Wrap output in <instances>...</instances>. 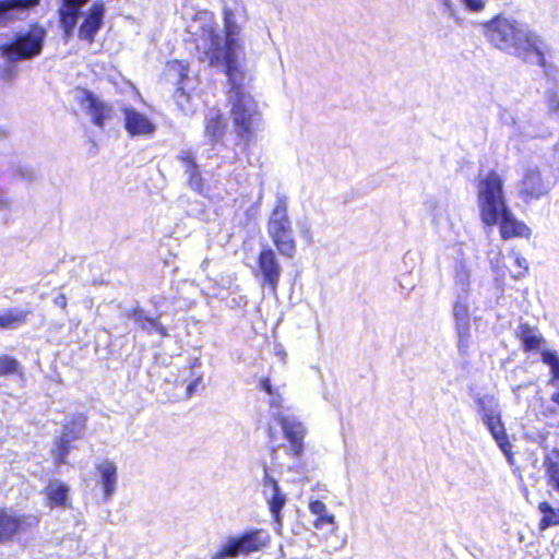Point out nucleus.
<instances>
[{
  "instance_id": "nucleus-43",
  "label": "nucleus",
  "mask_w": 559,
  "mask_h": 559,
  "mask_svg": "<svg viewBox=\"0 0 559 559\" xmlns=\"http://www.w3.org/2000/svg\"><path fill=\"white\" fill-rule=\"evenodd\" d=\"M514 262H515L516 266L521 269V271L519 272V274L514 275L513 277L514 278L523 277L528 269L527 260L525 258L521 257L520 254H515Z\"/></svg>"
},
{
  "instance_id": "nucleus-37",
  "label": "nucleus",
  "mask_w": 559,
  "mask_h": 559,
  "mask_svg": "<svg viewBox=\"0 0 559 559\" xmlns=\"http://www.w3.org/2000/svg\"><path fill=\"white\" fill-rule=\"evenodd\" d=\"M438 2L444 15L454 21H460L459 10L454 0H438Z\"/></svg>"
},
{
  "instance_id": "nucleus-9",
  "label": "nucleus",
  "mask_w": 559,
  "mask_h": 559,
  "mask_svg": "<svg viewBox=\"0 0 559 559\" xmlns=\"http://www.w3.org/2000/svg\"><path fill=\"white\" fill-rule=\"evenodd\" d=\"M282 271L283 270L275 251L270 247H264L259 253L258 269L255 273L261 287L263 289L267 288L271 294L276 295Z\"/></svg>"
},
{
  "instance_id": "nucleus-38",
  "label": "nucleus",
  "mask_w": 559,
  "mask_h": 559,
  "mask_svg": "<svg viewBox=\"0 0 559 559\" xmlns=\"http://www.w3.org/2000/svg\"><path fill=\"white\" fill-rule=\"evenodd\" d=\"M545 99L549 112L559 115V91H548Z\"/></svg>"
},
{
  "instance_id": "nucleus-49",
  "label": "nucleus",
  "mask_w": 559,
  "mask_h": 559,
  "mask_svg": "<svg viewBox=\"0 0 559 559\" xmlns=\"http://www.w3.org/2000/svg\"><path fill=\"white\" fill-rule=\"evenodd\" d=\"M8 205H9V202L5 198V195L0 191V210L8 207Z\"/></svg>"
},
{
  "instance_id": "nucleus-18",
  "label": "nucleus",
  "mask_w": 559,
  "mask_h": 559,
  "mask_svg": "<svg viewBox=\"0 0 559 559\" xmlns=\"http://www.w3.org/2000/svg\"><path fill=\"white\" fill-rule=\"evenodd\" d=\"M69 487L61 480H51L45 489L47 504L50 508H68L70 506Z\"/></svg>"
},
{
  "instance_id": "nucleus-6",
  "label": "nucleus",
  "mask_w": 559,
  "mask_h": 559,
  "mask_svg": "<svg viewBox=\"0 0 559 559\" xmlns=\"http://www.w3.org/2000/svg\"><path fill=\"white\" fill-rule=\"evenodd\" d=\"M476 405L481 423L487 427L499 449L510 460L512 447L502 423L501 408L498 399L493 395L479 396L476 399Z\"/></svg>"
},
{
  "instance_id": "nucleus-36",
  "label": "nucleus",
  "mask_w": 559,
  "mask_h": 559,
  "mask_svg": "<svg viewBox=\"0 0 559 559\" xmlns=\"http://www.w3.org/2000/svg\"><path fill=\"white\" fill-rule=\"evenodd\" d=\"M19 369V362L8 356H0V377L15 373Z\"/></svg>"
},
{
  "instance_id": "nucleus-19",
  "label": "nucleus",
  "mask_w": 559,
  "mask_h": 559,
  "mask_svg": "<svg viewBox=\"0 0 559 559\" xmlns=\"http://www.w3.org/2000/svg\"><path fill=\"white\" fill-rule=\"evenodd\" d=\"M103 15H104V7L103 4L95 3L88 15L86 16L85 21L80 27L79 36L82 39H85L87 41H93L95 34L99 29L102 22H103Z\"/></svg>"
},
{
  "instance_id": "nucleus-20",
  "label": "nucleus",
  "mask_w": 559,
  "mask_h": 559,
  "mask_svg": "<svg viewBox=\"0 0 559 559\" xmlns=\"http://www.w3.org/2000/svg\"><path fill=\"white\" fill-rule=\"evenodd\" d=\"M87 1L88 0H63V7L60 10V19L66 35L70 36L73 32L79 10Z\"/></svg>"
},
{
  "instance_id": "nucleus-7",
  "label": "nucleus",
  "mask_w": 559,
  "mask_h": 559,
  "mask_svg": "<svg viewBox=\"0 0 559 559\" xmlns=\"http://www.w3.org/2000/svg\"><path fill=\"white\" fill-rule=\"evenodd\" d=\"M269 542V535L262 530L248 531L239 536L227 537L211 556V559H234L261 550Z\"/></svg>"
},
{
  "instance_id": "nucleus-34",
  "label": "nucleus",
  "mask_w": 559,
  "mask_h": 559,
  "mask_svg": "<svg viewBox=\"0 0 559 559\" xmlns=\"http://www.w3.org/2000/svg\"><path fill=\"white\" fill-rule=\"evenodd\" d=\"M314 527L319 531H326L333 534L336 530L335 520L332 514H326L323 516L317 518L313 523Z\"/></svg>"
},
{
  "instance_id": "nucleus-17",
  "label": "nucleus",
  "mask_w": 559,
  "mask_h": 559,
  "mask_svg": "<svg viewBox=\"0 0 559 559\" xmlns=\"http://www.w3.org/2000/svg\"><path fill=\"white\" fill-rule=\"evenodd\" d=\"M96 469L99 474V484L103 486L104 497L110 499L117 489L118 468L117 465L108 460L97 464Z\"/></svg>"
},
{
  "instance_id": "nucleus-16",
  "label": "nucleus",
  "mask_w": 559,
  "mask_h": 559,
  "mask_svg": "<svg viewBox=\"0 0 559 559\" xmlns=\"http://www.w3.org/2000/svg\"><path fill=\"white\" fill-rule=\"evenodd\" d=\"M124 127L131 136H150L155 131L148 117L133 108L124 109Z\"/></svg>"
},
{
  "instance_id": "nucleus-10",
  "label": "nucleus",
  "mask_w": 559,
  "mask_h": 559,
  "mask_svg": "<svg viewBox=\"0 0 559 559\" xmlns=\"http://www.w3.org/2000/svg\"><path fill=\"white\" fill-rule=\"evenodd\" d=\"M75 100L97 128L103 129L106 122L110 121L114 117L112 107L88 90L78 88L75 91Z\"/></svg>"
},
{
  "instance_id": "nucleus-14",
  "label": "nucleus",
  "mask_w": 559,
  "mask_h": 559,
  "mask_svg": "<svg viewBox=\"0 0 559 559\" xmlns=\"http://www.w3.org/2000/svg\"><path fill=\"white\" fill-rule=\"evenodd\" d=\"M467 296L457 294L452 309L457 335V348L463 353L467 350L471 343V314Z\"/></svg>"
},
{
  "instance_id": "nucleus-44",
  "label": "nucleus",
  "mask_w": 559,
  "mask_h": 559,
  "mask_svg": "<svg viewBox=\"0 0 559 559\" xmlns=\"http://www.w3.org/2000/svg\"><path fill=\"white\" fill-rule=\"evenodd\" d=\"M299 233L308 243L312 241L310 225L307 222H305L304 224H299Z\"/></svg>"
},
{
  "instance_id": "nucleus-13",
  "label": "nucleus",
  "mask_w": 559,
  "mask_h": 559,
  "mask_svg": "<svg viewBox=\"0 0 559 559\" xmlns=\"http://www.w3.org/2000/svg\"><path fill=\"white\" fill-rule=\"evenodd\" d=\"M551 186L536 165H528L520 181L519 193L526 201L538 200L551 190Z\"/></svg>"
},
{
  "instance_id": "nucleus-24",
  "label": "nucleus",
  "mask_w": 559,
  "mask_h": 559,
  "mask_svg": "<svg viewBox=\"0 0 559 559\" xmlns=\"http://www.w3.org/2000/svg\"><path fill=\"white\" fill-rule=\"evenodd\" d=\"M81 433L82 426L75 427V430L73 431H66L61 435V437L56 442L55 449L52 451L57 464L66 462V455L68 453L70 442L72 440L80 438Z\"/></svg>"
},
{
  "instance_id": "nucleus-3",
  "label": "nucleus",
  "mask_w": 559,
  "mask_h": 559,
  "mask_svg": "<svg viewBox=\"0 0 559 559\" xmlns=\"http://www.w3.org/2000/svg\"><path fill=\"white\" fill-rule=\"evenodd\" d=\"M503 186V179L493 170L479 178L477 206L480 221L488 228L499 225L500 236L503 240L527 239L531 237L532 230L524 222L519 221L509 207Z\"/></svg>"
},
{
  "instance_id": "nucleus-29",
  "label": "nucleus",
  "mask_w": 559,
  "mask_h": 559,
  "mask_svg": "<svg viewBox=\"0 0 559 559\" xmlns=\"http://www.w3.org/2000/svg\"><path fill=\"white\" fill-rule=\"evenodd\" d=\"M264 497L270 507V511L277 523H280V513L286 503V497L280 488L274 490H263Z\"/></svg>"
},
{
  "instance_id": "nucleus-47",
  "label": "nucleus",
  "mask_w": 559,
  "mask_h": 559,
  "mask_svg": "<svg viewBox=\"0 0 559 559\" xmlns=\"http://www.w3.org/2000/svg\"><path fill=\"white\" fill-rule=\"evenodd\" d=\"M53 302L57 307H59L63 310L67 308V304H68L67 297L64 294H59L57 297H55Z\"/></svg>"
},
{
  "instance_id": "nucleus-22",
  "label": "nucleus",
  "mask_w": 559,
  "mask_h": 559,
  "mask_svg": "<svg viewBox=\"0 0 559 559\" xmlns=\"http://www.w3.org/2000/svg\"><path fill=\"white\" fill-rule=\"evenodd\" d=\"M516 335L521 340L524 349L527 352L538 349L544 342L538 329L536 326H531L527 323L519 325Z\"/></svg>"
},
{
  "instance_id": "nucleus-15",
  "label": "nucleus",
  "mask_w": 559,
  "mask_h": 559,
  "mask_svg": "<svg viewBox=\"0 0 559 559\" xmlns=\"http://www.w3.org/2000/svg\"><path fill=\"white\" fill-rule=\"evenodd\" d=\"M168 71L170 73L175 72L179 78V86L177 87L176 93L174 95L176 105L186 115L193 114L195 108L192 102V97L186 91L189 82L188 67L180 61H173L168 63Z\"/></svg>"
},
{
  "instance_id": "nucleus-33",
  "label": "nucleus",
  "mask_w": 559,
  "mask_h": 559,
  "mask_svg": "<svg viewBox=\"0 0 559 559\" xmlns=\"http://www.w3.org/2000/svg\"><path fill=\"white\" fill-rule=\"evenodd\" d=\"M259 388L261 390H263L269 396V404L272 406V407H280L281 406V403H282V397H281V394L278 392V389L274 388L272 384H271V381L269 378H262L260 379L259 381Z\"/></svg>"
},
{
  "instance_id": "nucleus-12",
  "label": "nucleus",
  "mask_w": 559,
  "mask_h": 559,
  "mask_svg": "<svg viewBox=\"0 0 559 559\" xmlns=\"http://www.w3.org/2000/svg\"><path fill=\"white\" fill-rule=\"evenodd\" d=\"M38 518L27 514H17L9 509H0V543H8L16 534L25 533L38 524Z\"/></svg>"
},
{
  "instance_id": "nucleus-8",
  "label": "nucleus",
  "mask_w": 559,
  "mask_h": 559,
  "mask_svg": "<svg viewBox=\"0 0 559 559\" xmlns=\"http://www.w3.org/2000/svg\"><path fill=\"white\" fill-rule=\"evenodd\" d=\"M45 31L34 27L27 34L19 36L14 43L4 48V55L10 62L21 59H31L40 53Z\"/></svg>"
},
{
  "instance_id": "nucleus-28",
  "label": "nucleus",
  "mask_w": 559,
  "mask_h": 559,
  "mask_svg": "<svg viewBox=\"0 0 559 559\" xmlns=\"http://www.w3.org/2000/svg\"><path fill=\"white\" fill-rule=\"evenodd\" d=\"M547 484L559 492V451L549 453L544 462Z\"/></svg>"
},
{
  "instance_id": "nucleus-26",
  "label": "nucleus",
  "mask_w": 559,
  "mask_h": 559,
  "mask_svg": "<svg viewBox=\"0 0 559 559\" xmlns=\"http://www.w3.org/2000/svg\"><path fill=\"white\" fill-rule=\"evenodd\" d=\"M453 281L459 289L457 294L468 295L471 288V269L463 260L459 261L454 266Z\"/></svg>"
},
{
  "instance_id": "nucleus-31",
  "label": "nucleus",
  "mask_w": 559,
  "mask_h": 559,
  "mask_svg": "<svg viewBox=\"0 0 559 559\" xmlns=\"http://www.w3.org/2000/svg\"><path fill=\"white\" fill-rule=\"evenodd\" d=\"M425 210L431 217L432 222L439 224L442 218L447 215V209L444 204L437 198L430 197L426 199Z\"/></svg>"
},
{
  "instance_id": "nucleus-32",
  "label": "nucleus",
  "mask_w": 559,
  "mask_h": 559,
  "mask_svg": "<svg viewBox=\"0 0 559 559\" xmlns=\"http://www.w3.org/2000/svg\"><path fill=\"white\" fill-rule=\"evenodd\" d=\"M538 509L543 513L542 528L559 524V509H554L548 502H540Z\"/></svg>"
},
{
  "instance_id": "nucleus-30",
  "label": "nucleus",
  "mask_w": 559,
  "mask_h": 559,
  "mask_svg": "<svg viewBox=\"0 0 559 559\" xmlns=\"http://www.w3.org/2000/svg\"><path fill=\"white\" fill-rule=\"evenodd\" d=\"M38 0H2L0 1V26L8 20V13L16 8H29L35 5Z\"/></svg>"
},
{
  "instance_id": "nucleus-50",
  "label": "nucleus",
  "mask_w": 559,
  "mask_h": 559,
  "mask_svg": "<svg viewBox=\"0 0 559 559\" xmlns=\"http://www.w3.org/2000/svg\"><path fill=\"white\" fill-rule=\"evenodd\" d=\"M551 401L559 405V392L551 395Z\"/></svg>"
},
{
  "instance_id": "nucleus-40",
  "label": "nucleus",
  "mask_w": 559,
  "mask_h": 559,
  "mask_svg": "<svg viewBox=\"0 0 559 559\" xmlns=\"http://www.w3.org/2000/svg\"><path fill=\"white\" fill-rule=\"evenodd\" d=\"M309 510L312 514L317 515V518L329 514L326 511V506L319 500L310 501Z\"/></svg>"
},
{
  "instance_id": "nucleus-4",
  "label": "nucleus",
  "mask_w": 559,
  "mask_h": 559,
  "mask_svg": "<svg viewBox=\"0 0 559 559\" xmlns=\"http://www.w3.org/2000/svg\"><path fill=\"white\" fill-rule=\"evenodd\" d=\"M225 73L230 85L227 93V102L230 107L229 116L238 136L248 143L259 127L262 115L258 102L243 85L245 73L242 68H236L235 71L226 69Z\"/></svg>"
},
{
  "instance_id": "nucleus-11",
  "label": "nucleus",
  "mask_w": 559,
  "mask_h": 559,
  "mask_svg": "<svg viewBox=\"0 0 559 559\" xmlns=\"http://www.w3.org/2000/svg\"><path fill=\"white\" fill-rule=\"evenodd\" d=\"M276 420L282 427L287 441L285 451L294 459H300L305 451L304 439L307 435L305 425L294 416L278 414Z\"/></svg>"
},
{
  "instance_id": "nucleus-42",
  "label": "nucleus",
  "mask_w": 559,
  "mask_h": 559,
  "mask_svg": "<svg viewBox=\"0 0 559 559\" xmlns=\"http://www.w3.org/2000/svg\"><path fill=\"white\" fill-rule=\"evenodd\" d=\"M280 488L276 479L274 477H272L269 472H267V467L265 466L264 467V478H263V490H274V489H277Z\"/></svg>"
},
{
  "instance_id": "nucleus-39",
  "label": "nucleus",
  "mask_w": 559,
  "mask_h": 559,
  "mask_svg": "<svg viewBox=\"0 0 559 559\" xmlns=\"http://www.w3.org/2000/svg\"><path fill=\"white\" fill-rule=\"evenodd\" d=\"M546 162L554 171L559 174V142L552 146L549 156L546 157Z\"/></svg>"
},
{
  "instance_id": "nucleus-51",
  "label": "nucleus",
  "mask_w": 559,
  "mask_h": 559,
  "mask_svg": "<svg viewBox=\"0 0 559 559\" xmlns=\"http://www.w3.org/2000/svg\"><path fill=\"white\" fill-rule=\"evenodd\" d=\"M520 389V386L513 388V392H516Z\"/></svg>"
},
{
  "instance_id": "nucleus-2",
  "label": "nucleus",
  "mask_w": 559,
  "mask_h": 559,
  "mask_svg": "<svg viewBox=\"0 0 559 559\" xmlns=\"http://www.w3.org/2000/svg\"><path fill=\"white\" fill-rule=\"evenodd\" d=\"M483 35L493 48L545 67L546 43L528 25L509 14H498L483 24Z\"/></svg>"
},
{
  "instance_id": "nucleus-35",
  "label": "nucleus",
  "mask_w": 559,
  "mask_h": 559,
  "mask_svg": "<svg viewBox=\"0 0 559 559\" xmlns=\"http://www.w3.org/2000/svg\"><path fill=\"white\" fill-rule=\"evenodd\" d=\"M542 358L543 361L550 367L554 377L559 379V356L557 353L552 350H545L542 354Z\"/></svg>"
},
{
  "instance_id": "nucleus-1",
  "label": "nucleus",
  "mask_w": 559,
  "mask_h": 559,
  "mask_svg": "<svg viewBox=\"0 0 559 559\" xmlns=\"http://www.w3.org/2000/svg\"><path fill=\"white\" fill-rule=\"evenodd\" d=\"M246 19V9L237 4L236 8H223L225 41L215 29L214 16L209 11H200L188 25V32L194 37L197 49L202 53L200 59L209 61L210 66H223L236 70L242 68L240 57L243 55V40L240 37L242 26L239 20Z\"/></svg>"
},
{
  "instance_id": "nucleus-21",
  "label": "nucleus",
  "mask_w": 559,
  "mask_h": 559,
  "mask_svg": "<svg viewBox=\"0 0 559 559\" xmlns=\"http://www.w3.org/2000/svg\"><path fill=\"white\" fill-rule=\"evenodd\" d=\"M181 159L186 164L189 186L192 190L201 195H207V188L205 187L198 166L189 152L181 153Z\"/></svg>"
},
{
  "instance_id": "nucleus-27",
  "label": "nucleus",
  "mask_w": 559,
  "mask_h": 559,
  "mask_svg": "<svg viewBox=\"0 0 559 559\" xmlns=\"http://www.w3.org/2000/svg\"><path fill=\"white\" fill-rule=\"evenodd\" d=\"M31 310L28 309H9L0 313V328L15 329L26 322Z\"/></svg>"
},
{
  "instance_id": "nucleus-25",
  "label": "nucleus",
  "mask_w": 559,
  "mask_h": 559,
  "mask_svg": "<svg viewBox=\"0 0 559 559\" xmlns=\"http://www.w3.org/2000/svg\"><path fill=\"white\" fill-rule=\"evenodd\" d=\"M132 318L135 323L144 331L151 333L152 331L157 332L162 337H167L168 333L164 325L160 324L156 319L145 314L141 309H135L132 313Z\"/></svg>"
},
{
  "instance_id": "nucleus-5",
  "label": "nucleus",
  "mask_w": 559,
  "mask_h": 559,
  "mask_svg": "<svg viewBox=\"0 0 559 559\" xmlns=\"http://www.w3.org/2000/svg\"><path fill=\"white\" fill-rule=\"evenodd\" d=\"M266 233L281 255L289 259L294 258L297 243L292 221L288 216L287 197H276L274 207L266 223Z\"/></svg>"
},
{
  "instance_id": "nucleus-23",
  "label": "nucleus",
  "mask_w": 559,
  "mask_h": 559,
  "mask_svg": "<svg viewBox=\"0 0 559 559\" xmlns=\"http://www.w3.org/2000/svg\"><path fill=\"white\" fill-rule=\"evenodd\" d=\"M225 133V122L218 110H211L206 116L205 135L212 143L222 139Z\"/></svg>"
},
{
  "instance_id": "nucleus-46",
  "label": "nucleus",
  "mask_w": 559,
  "mask_h": 559,
  "mask_svg": "<svg viewBox=\"0 0 559 559\" xmlns=\"http://www.w3.org/2000/svg\"><path fill=\"white\" fill-rule=\"evenodd\" d=\"M19 174L27 181H32L35 178V171L31 168H19Z\"/></svg>"
},
{
  "instance_id": "nucleus-48",
  "label": "nucleus",
  "mask_w": 559,
  "mask_h": 559,
  "mask_svg": "<svg viewBox=\"0 0 559 559\" xmlns=\"http://www.w3.org/2000/svg\"><path fill=\"white\" fill-rule=\"evenodd\" d=\"M200 380H201V378H198L194 381L189 383V385L187 386V394H188V396H191L195 392L197 385H198Z\"/></svg>"
},
{
  "instance_id": "nucleus-45",
  "label": "nucleus",
  "mask_w": 559,
  "mask_h": 559,
  "mask_svg": "<svg viewBox=\"0 0 559 559\" xmlns=\"http://www.w3.org/2000/svg\"><path fill=\"white\" fill-rule=\"evenodd\" d=\"M520 132L522 133L523 136L528 138V139L546 138L549 134V132L547 130H545L543 132H535L530 129H522Z\"/></svg>"
},
{
  "instance_id": "nucleus-41",
  "label": "nucleus",
  "mask_w": 559,
  "mask_h": 559,
  "mask_svg": "<svg viewBox=\"0 0 559 559\" xmlns=\"http://www.w3.org/2000/svg\"><path fill=\"white\" fill-rule=\"evenodd\" d=\"M466 9L473 12H481L485 9V0H461Z\"/></svg>"
}]
</instances>
